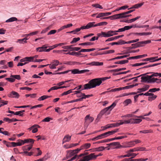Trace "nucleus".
I'll return each mask as SVG.
<instances>
[{
	"label": "nucleus",
	"instance_id": "obj_1",
	"mask_svg": "<svg viewBox=\"0 0 161 161\" xmlns=\"http://www.w3.org/2000/svg\"><path fill=\"white\" fill-rule=\"evenodd\" d=\"M102 83L100 79L99 78H95L91 80L88 83L85 84L84 85V88L81 90L84 89H90L99 86Z\"/></svg>",
	"mask_w": 161,
	"mask_h": 161
},
{
	"label": "nucleus",
	"instance_id": "obj_2",
	"mask_svg": "<svg viewBox=\"0 0 161 161\" xmlns=\"http://www.w3.org/2000/svg\"><path fill=\"white\" fill-rule=\"evenodd\" d=\"M147 56L145 54L142 55H137L135 56L129 57V55H125L123 56H118L109 59L108 60H113L115 59H124L123 60H129L136 59L142 58Z\"/></svg>",
	"mask_w": 161,
	"mask_h": 161
},
{
	"label": "nucleus",
	"instance_id": "obj_3",
	"mask_svg": "<svg viewBox=\"0 0 161 161\" xmlns=\"http://www.w3.org/2000/svg\"><path fill=\"white\" fill-rule=\"evenodd\" d=\"M116 105V103H113L110 106L102 110L100 114L98 115L97 117L100 118L101 116L104 114H106V115L109 114L111 111L114 108Z\"/></svg>",
	"mask_w": 161,
	"mask_h": 161
},
{
	"label": "nucleus",
	"instance_id": "obj_4",
	"mask_svg": "<svg viewBox=\"0 0 161 161\" xmlns=\"http://www.w3.org/2000/svg\"><path fill=\"white\" fill-rule=\"evenodd\" d=\"M101 155V154L95 155L94 153H91L89 155L83 157L82 159L80 161H89L93 159H96L98 156Z\"/></svg>",
	"mask_w": 161,
	"mask_h": 161
},
{
	"label": "nucleus",
	"instance_id": "obj_5",
	"mask_svg": "<svg viewBox=\"0 0 161 161\" xmlns=\"http://www.w3.org/2000/svg\"><path fill=\"white\" fill-rule=\"evenodd\" d=\"M151 42L150 40H148L145 41H142L138 42H137L133 44H131V46L133 47L134 48H136L137 47H142L143 44H147L150 43Z\"/></svg>",
	"mask_w": 161,
	"mask_h": 161
},
{
	"label": "nucleus",
	"instance_id": "obj_6",
	"mask_svg": "<svg viewBox=\"0 0 161 161\" xmlns=\"http://www.w3.org/2000/svg\"><path fill=\"white\" fill-rule=\"evenodd\" d=\"M94 119L93 117L90 116L89 115H87L86 116L85 118L84 125V127L85 130L87 129L90 123L93 121Z\"/></svg>",
	"mask_w": 161,
	"mask_h": 161
},
{
	"label": "nucleus",
	"instance_id": "obj_7",
	"mask_svg": "<svg viewBox=\"0 0 161 161\" xmlns=\"http://www.w3.org/2000/svg\"><path fill=\"white\" fill-rule=\"evenodd\" d=\"M38 55H35L33 56L26 57L21 59L20 60H45V59H37Z\"/></svg>",
	"mask_w": 161,
	"mask_h": 161
},
{
	"label": "nucleus",
	"instance_id": "obj_8",
	"mask_svg": "<svg viewBox=\"0 0 161 161\" xmlns=\"http://www.w3.org/2000/svg\"><path fill=\"white\" fill-rule=\"evenodd\" d=\"M59 64L58 61H56L53 63L52 64H47L46 65H40L38 68H42L48 65H49L50 68L51 69H54L56 68V66L58 65Z\"/></svg>",
	"mask_w": 161,
	"mask_h": 161
},
{
	"label": "nucleus",
	"instance_id": "obj_9",
	"mask_svg": "<svg viewBox=\"0 0 161 161\" xmlns=\"http://www.w3.org/2000/svg\"><path fill=\"white\" fill-rule=\"evenodd\" d=\"M70 71H71L72 74H83L84 73L87 72L89 71V70L88 69H84L81 70H79L78 69H75L73 70H71Z\"/></svg>",
	"mask_w": 161,
	"mask_h": 161
},
{
	"label": "nucleus",
	"instance_id": "obj_10",
	"mask_svg": "<svg viewBox=\"0 0 161 161\" xmlns=\"http://www.w3.org/2000/svg\"><path fill=\"white\" fill-rule=\"evenodd\" d=\"M9 97L18 98L19 96L18 93L15 91H13L8 95Z\"/></svg>",
	"mask_w": 161,
	"mask_h": 161
},
{
	"label": "nucleus",
	"instance_id": "obj_11",
	"mask_svg": "<svg viewBox=\"0 0 161 161\" xmlns=\"http://www.w3.org/2000/svg\"><path fill=\"white\" fill-rule=\"evenodd\" d=\"M111 14V12L100 13L98 14V15L96 16V18H99L103 16H108Z\"/></svg>",
	"mask_w": 161,
	"mask_h": 161
},
{
	"label": "nucleus",
	"instance_id": "obj_12",
	"mask_svg": "<svg viewBox=\"0 0 161 161\" xmlns=\"http://www.w3.org/2000/svg\"><path fill=\"white\" fill-rule=\"evenodd\" d=\"M92 23L93 25L92 27L106 25L108 24V23L105 21L100 22L96 24H94L95 23V22H92Z\"/></svg>",
	"mask_w": 161,
	"mask_h": 161
},
{
	"label": "nucleus",
	"instance_id": "obj_13",
	"mask_svg": "<svg viewBox=\"0 0 161 161\" xmlns=\"http://www.w3.org/2000/svg\"><path fill=\"white\" fill-rule=\"evenodd\" d=\"M91 144L90 143H86L82 145L80 147V151L82 149H87L90 148L91 147Z\"/></svg>",
	"mask_w": 161,
	"mask_h": 161
},
{
	"label": "nucleus",
	"instance_id": "obj_14",
	"mask_svg": "<svg viewBox=\"0 0 161 161\" xmlns=\"http://www.w3.org/2000/svg\"><path fill=\"white\" fill-rule=\"evenodd\" d=\"M33 146V144L27 145L22 147V149L23 151H30L31 149Z\"/></svg>",
	"mask_w": 161,
	"mask_h": 161
},
{
	"label": "nucleus",
	"instance_id": "obj_15",
	"mask_svg": "<svg viewBox=\"0 0 161 161\" xmlns=\"http://www.w3.org/2000/svg\"><path fill=\"white\" fill-rule=\"evenodd\" d=\"M149 87V86L148 85H146L143 87L141 88H138V90L139 91L137 92V93H140L142 92H143L147 90Z\"/></svg>",
	"mask_w": 161,
	"mask_h": 161
},
{
	"label": "nucleus",
	"instance_id": "obj_16",
	"mask_svg": "<svg viewBox=\"0 0 161 161\" xmlns=\"http://www.w3.org/2000/svg\"><path fill=\"white\" fill-rule=\"evenodd\" d=\"M161 60V57L158 58V56L152 57L149 58H146L143 59L142 60Z\"/></svg>",
	"mask_w": 161,
	"mask_h": 161
},
{
	"label": "nucleus",
	"instance_id": "obj_17",
	"mask_svg": "<svg viewBox=\"0 0 161 161\" xmlns=\"http://www.w3.org/2000/svg\"><path fill=\"white\" fill-rule=\"evenodd\" d=\"M71 136H70L69 135L65 136L62 141V144L69 142L71 139Z\"/></svg>",
	"mask_w": 161,
	"mask_h": 161
},
{
	"label": "nucleus",
	"instance_id": "obj_18",
	"mask_svg": "<svg viewBox=\"0 0 161 161\" xmlns=\"http://www.w3.org/2000/svg\"><path fill=\"white\" fill-rule=\"evenodd\" d=\"M119 122H117L115 123H113L109 124L111 128L112 127H118L120 125L124 124V122L122 121L119 120Z\"/></svg>",
	"mask_w": 161,
	"mask_h": 161
},
{
	"label": "nucleus",
	"instance_id": "obj_19",
	"mask_svg": "<svg viewBox=\"0 0 161 161\" xmlns=\"http://www.w3.org/2000/svg\"><path fill=\"white\" fill-rule=\"evenodd\" d=\"M80 151V149H79V148H77L76 149L74 150H70V153H69V156H72L75 154L78 153Z\"/></svg>",
	"mask_w": 161,
	"mask_h": 161
},
{
	"label": "nucleus",
	"instance_id": "obj_20",
	"mask_svg": "<svg viewBox=\"0 0 161 161\" xmlns=\"http://www.w3.org/2000/svg\"><path fill=\"white\" fill-rule=\"evenodd\" d=\"M92 22H90L88 23L86 26H82L80 27V30L84 29H88L92 27Z\"/></svg>",
	"mask_w": 161,
	"mask_h": 161
},
{
	"label": "nucleus",
	"instance_id": "obj_21",
	"mask_svg": "<svg viewBox=\"0 0 161 161\" xmlns=\"http://www.w3.org/2000/svg\"><path fill=\"white\" fill-rule=\"evenodd\" d=\"M3 120L6 122H8L9 123L12 122L14 121H19V120L13 118L12 119H10L8 118H5L3 119Z\"/></svg>",
	"mask_w": 161,
	"mask_h": 161
},
{
	"label": "nucleus",
	"instance_id": "obj_22",
	"mask_svg": "<svg viewBox=\"0 0 161 161\" xmlns=\"http://www.w3.org/2000/svg\"><path fill=\"white\" fill-rule=\"evenodd\" d=\"M151 78V77L149 75H147L146 76L142 77L141 79H142L141 82H146L149 80Z\"/></svg>",
	"mask_w": 161,
	"mask_h": 161
},
{
	"label": "nucleus",
	"instance_id": "obj_23",
	"mask_svg": "<svg viewBox=\"0 0 161 161\" xmlns=\"http://www.w3.org/2000/svg\"><path fill=\"white\" fill-rule=\"evenodd\" d=\"M47 47L45 45H43L42 47H38L36 48V50L39 52L43 51H45V49Z\"/></svg>",
	"mask_w": 161,
	"mask_h": 161
},
{
	"label": "nucleus",
	"instance_id": "obj_24",
	"mask_svg": "<svg viewBox=\"0 0 161 161\" xmlns=\"http://www.w3.org/2000/svg\"><path fill=\"white\" fill-rule=\"evenodd\" d=\"M115 31H109L107 32L108 35V37L114 35H116L117 34V33H116Z\"/></svg>",
	"mask_w": 161,
	"mask_h": 161
},
{
	"label": "nucleus",
	"instance_id": "obj_25",
	"mask_svg": "<svg viewBox=\"0 0 161 161\" xmlns=\"http://www.w3.org/2000/svg\"><path fill=\"white\" fill-rule=\"evenodd\" d=\"M122 41H123V40H120L118 42H113L112 43H109L108 44L111 45H121L123 44V42Z\"/></svg>",
	"mask_w": 161,
	"mask_h": 161
},
{
	"label": "nucleus",
	"instance_id": "obj_26",
	"mask_svg": "<svg viewBox=\"0 0 161 161\" xmlns=\"http://www.w3.org/2000/svg\"><path fill=\"white\" fill-rule=\"evenodd\" d=\"M109 147L119 146L120 145V143L119 142H114L107 144Z\"/></svg>",
	"mask_w": 161,
	"mask_h": 161
},
{
	"label": "nucleus",
	"instance_id": "obj_27",
	"mask_svg": "<svg viewBox=\"0 0 161 161\" xmlns=\"http://www.w3.org/2000/svg\"><path fill=\"white\" fill-rule=\"evenodd\" d=\"M52 97V96H48L47 95H44L40 97L38 99V101H41L45 99Z\"/></svg>",
	"mask_w": 161,
	"mask_h": 161
},
{
	"label": "nucleus",
	"instance_id": "obj_28",
	"mask_svg": "<svg viewBox=\"0 0 161 161\" xmlns=\"http://www.w3.org/2000/svg\"><path fill=\"white\" fill-rule=\"evenodd\" d=\"M161 63H154V64H149V65L145 66H144L143 68H147L150 67H153V66L158 65H161Z\"/></svg>",
	"mask_w": 161,
	"mask_h": 161
},
{
	"label": "nucleus",
	"instance_id": "obj_29",
	"mask_svg": "<svg viewBox=\"0 0 161 161\" xmlns=\"http://www.w3.org/2000/svg\"><path fill=\"white\" fill-rule=\"evenodd\" d=\"M25 143H31L32 144L35 141V140L33 139L29 138L24 140Z\"/></svg>",
	"mask_w": 161,
	"mask_h": 161
},
{
	"label": "nucleus",
	"instance_id": "obj_30",
	"mask_svg": "<svg viewBox=\"0 0 161 161\" xmlns=\"http://www.w3.org/2000/svg\"><path fill=\"white\" fill-rule=\"evenodd\" d=\"M95 50H96V49L95 48H92L87 49H81L80 50V52H91V51Z\"/></svg>",
	"mask_w": 161,
	"mask_h": 161
},
{
	"label": "nucleus",
	"instance_id": "obj_31",
	"mask_svg": "<svg viewBox=\"0 0 161 161\" xmlns=\"http://www.w3.org/2000/svg\"><path fill=\"white\" fill-rule=\"evenodd\" d=\"M147 64V62H145L139 63H136L135 64H131V65L133 67L137 66H139L142 65Z\"/></svg>",
	"mask_w": 161,
	"mask_h": 161
},
{
	"label": "nucleus",
	"instance_id": "obj_32",
	"mask_svg": "<svg viewBox=\"0 0 161 161\" xmlns=\"http://www.w3.org/2000/svg\"><path fill=\"white\" fill-rule=\"evenodd\" d=\"M128 6L125 5V6L121 7L119 8L116 9L114 11H113L112 12H116V11H119V10H121V9H125L128 8Z\"/></svg>",
	"mask_w": 161,
	"mask_h": 161
},
{
	"label": "nucleus",
	"instance_id": "obj_33",
	"mask_svg": "<svg viewBox=\"0 0 161 161\" xmlns=\"http://www.w3.org/2000/svg\"><path fill=\"white\" fill-rule=\"evenodd\" d=\"M65 64H69V65H75V64H80V63L78 62L72 61H69V62H67V63H65Z\"/></svg>",
	"mask_w": 161,
	"mask_h": 161
},
{
	"label": "nucleus",
	"instance_id": "obj_34",
	"mask_svg": "<svg viewBox=\"0 0 161 161\" xmlns=\"http://www.w3.org/2000/svg\"><path fill=\"white\" fill-rule=\"evenodd\" d=\"M126 14L125 12L118 14L119 19L127 18V16H126Z\"/></svg>",
	"mask_w": 161,
	"mask_h": 161
},
{
	"label": "nucleus",
	"instance_id": "obj_35",
	"mask_svg": "<svg viewBox=\"0 0 161 161\" xmlns=\"http://www.w3.org/2000/svg\"><path fill=\"white\" fill-rule=\"evenodd\" d=\"M133 119V120L132 121L133 124H139L142 121V119Z\"/></svg>",
	"mask_w": 161,
	"mask_h": 161
},
{
	"label": "nucleus",
	"instance_id": "obj_36",
	"mask_svg": "<svg viewBox=\"0 0 161 161\" xmlns=\"http://www.w3.org/2000/svg\"><path fill=\"white\" fill-rule=\"evenodd\" d=\"M17 20V18L15 17H11L6 21V22H9L16 21Z\"/></svg>",
	"mask_w": 161,
	"mask_h": 161
},
{
	"label": "nucleus",
	"instance_id": "obj_37",
	"mask_svg": "<svg viewBox=\"0 0 161 161\" xmlns=\"http://www.w3.org/2000/svg\"><path fill=\"white\" fill-rule=\"evenodd\" d=\"M111 16V20L117 19H119V17L118 15V14H114V15L110 16Z\"/></svg>",
	"mask_w": 161,
	"mask_h": 161
},
{
	"label": "nucleus",
	"instance_id": "obj_38",
	"mask_svg": "<svg viewBox=\"0 0 161 161\" xmlns=\"http://www.w3.org/2000/svg\"><path fill=\"white\" fill-rule=\"evenodd\" d=\"M135 142H134V141H131L128 142V145L127 146H126L125 147H130L135 146Z\"/></svg>",
	"mask_w": 161,
	"mask_h": 161
},
{
	"label": "nucleus",
	"instance_id": "obj_39",
	"mask_svg": "<svg viewBox=\"0 0 161 161\" xmlns=\"http://www.w3.org/2000/svg\"><path fill=\"white\" fill-rule=\"evenodd\" d=\"M80 38L79 37H75L73 38V40L70 42L71 44H73L76 42L80 40Z\"/></svg>",
	"mask_w": 161,
	"mask_h": 161
},
{
	"label": "nucleus",
	"instance_id": "obj_40",
	"mask_svg": "<svg viewBox=\"0 0 161 161\" xmlns=\"http://www.w3.org/2000/svg\"><path fill=\"white\" fill-rule=\"evenodd\" d=\"M28 39L27 38L25 37L22 39H18L17 42H20V43H24L27 42L26 40Z\"/></svg>",
	"mask_w": 161,
	"mask_h": 161
},
{
	"label": "nucleus",
	"instance_id": "obj_41",
	"mask_svg": "<svg viewBox=\"0 0 161 161\" xmlns=\"http://www.w3.org/2000/svg\"><path fill=\"white\" fill-rule=\"evenodd\" d=\"M93 44V43L91 42H86L84 43H80L79 45H81V46H85V45H91Z\"/></svg>",
	"mask_w": 161,
	"mask_h": 161
},
{
	"label": "nucleus",
	"instance_id": "obj_42",
	"mask_svg": "<svg viewBox=\"0 0 161 161\" xmlns=\"http://www.w3.org/2000/svg\"><path fill=\"white\" fill-rule=\"evenodd\" d=\"M157 97L156 95L153 94V95L149 96L148 97V100L150 101H152L154 100Z\"/></svg>",
	"mask_w": 161,
	"mask_h": 161
},
{
	"label": "nucleus",
	"instance_id": "obj_43",
	"mask_svg": "<svg viewBox=\"0 0 161 161\" xmlns=\"http://www.w3.org/2000/svg\"><path fill=\"white\" fill-rule=\"evenodd\" d=\"M8 102V101H4L3 100H0V103H1L0 105V107L4 106V105L7 104Z\"/></svg>",
	"mask_w": 161,
	"mask_h": 161
},
{
	"label": "nucleus",
	"instance_id": "obj_44",
	"mask_svg": "<svg viewBox=\"0 0 161 161\" xmlns=\"http://www.w3.org/2000/svg\"><path fill=\"white\" fill-rule=\"evenodd\" d=\"M107 147H103L102 146V147H99L98 148H95V151H102L104 150L105 149V148H107Z\"/></svg>",
	"mask_w": 161,
	"mask_h": 161
},
{
	"label": "nucleus",
	"instance_id": "obj_45",
	"mask_svg": "<svg viewBox=\"0 0 161 161\" xmlns=\"http://www.w3.org/2000/svg\"><path fill=\"white\" fill-rule=\"evenodd\" d=\"M10 77L14 78L15 80V79L19 80L20 79V76L19 75H11Z\"/></svg>",
	"mask_w": 161,
	"mask_h": 161
},
{
	"label": "nucleus",
	"instance_id": "obj_46",
	"mask_svg": "<svg viewBox=\"0 0 161 161\" xmlns=\"http://www.w3.org/2000/svg\"><path fill=\"white\" fill-rule=\"evenodd\" d=\"M72 90H73V89L69 90L65 92H64L63 93L61 94V95L62 96H63L64 95H66L68 94H69L70 93L72 92Z\"/></svg>",
	"mask_w": 161,
	"mask_h": 161
},
{
	"label": "nucleus",
	"instance_id": "obj_47",
	"mask_svg": "<svg viewBox=\"0 0 161 161\" xmlns=\"http://www.w3.org/2000/svg\"><path fill=\"white\" fill-rule=\"evenodd\" d=\"M128 61H117L114 63L115 64H123L127 63Z\"/></svg>",
	"mask_w": 161,
	"mask_h": 161
},
{
	"label": "nucleus",
	"instance_id": "obj_48",
	"mask_svg": "<svg viewBox=\"0 0 161 161\" xmlns=\"http://www.w3.org/2000/svg\"><path fill=\"white\" fill-rule=\"evenodd\" d=\"M93 65H95L97 66L103 65V62H94L92 63Z\"/></svg>",
	"mask_w": 161,
	"mask_h": 161
},
{
	"label": "nucleus",
	"instance_id": "obj_49",
	"mask_svg": "<svg viewBox=\"0 0 161 161\" xmlns=\"http://www.w3.org/2000/svg\"><path fill=\"white\" fill-rule=\"evenodd\" d=\"M160 90V89L159 88H153L152 89H151L149 90L148 92H154L156 91H158Z\"/></svg>",
	"mask_w": 161,
	"mask_h": 161
},
{
	"label": "nucleus",
	"instance_id": "obj_50",
	"mask_svg": "<svg viewBox=\"0 0 161 161\" xmlns=\"http://www.w3.org/2000/svg\"><path fill=\"white\" fill-rule=\"evenodd\" d=\"M140 133H142L144 134L151 133L152 131L151 130H141L139 131Z\"/></svg>",
	"mask_w": 161,
	"mask_h": 161
},
{
	"label": "nucleus",
	"instance_id": "obj_51",
	"mask_svg": "<svg viewBox=\"0 0 161 161\" xmlns=\"http://www.w3.org/2000/svg\"><path fill=\"white\" fill-rule=\"evenodd\" d=\"M126 69L125 68H121L117 69H113L111 70V72H118L121 70H125Z\"/></svg>",
	"mask_w": 161,
	"mask_h": 161
},
{
	"label": "nucleus",
	"instance_id": "obj_52",
	"mask_svg": "<svg viewBox=\"0 0 161 161\" xmlns=\"http://www.w3.org/2000/svg\"><path fill=\"white\" fill-rule=\"evenodd\" d=\"M133 120V119H130L128 120H124V124H133V122L132 121Z\"/></svg>",
	"mask_w": 161,
	"mask_h": 161
},
{
	"label": "nucleus",
	"instance_id": "obj_53",
	"mask_svg": "<svg viewBox=\"0 0 161 161\" xmlns=\"http://www.w3.org/2000/svg\"><path fill=\"white\" fill-rule=\"evenodd\" d=\"M5 79L11 82H14L15 81L14 78L12 77L7 78H5Z\"/></svg>",
	"mask_w": 161,
	"mask_h": 161
},
{
	"label": "nucleus",
	"instance_id": "obj_54",
	"mask_svg": "<svg viewBox=\"0 0 161 161\" xmlns=\"http://www.w3.org/2000/svg\"><path fill=\"white\" fill-rule=\"evenodd\" d=\"M36 95V94L35 93L32 94H26L25 95V96L27 97H30L31 98H34L35 97Z\"/></svg>",
	"mask_w": 161,
	"mask_h": 161
},
{
	"label": "nucleus",
	"instance_id": "obj_55",
	"mask_svg": "<svg viewBox=\"0 0 161 161\" xmlns=\"http://www.w3.org/2000/svg\"><path fill=\"white\" fill-rule=\"evenodd\" d=\"M17 143H18V146H20L25 143L24 140H19V142Z\"/></svg>",
	"mask_w": 161,
	"mask_h": 161
},
{
	"label": "nucleus",
	"instance_id": "obj_56",
	"mask_svg": "<svg viewBox=\"0 0 161 161\" xmlns=\"http://www.w3.org/2000/svg\"><path fill=\"white\" fill-rule=\"evenodd\" d=\"M72 46H71L70 51H78L80 49V48L79 47H72Z\"/></svg>",
	"mask_w": 161,
	"mask_h": 161
},
{
	"label": "nucleus",
	"instance_id": "obj_57",
	"mask_svg": "<svg viewBox=\"0 0 161 161\" xmlns=\"http://www.w3.org/2000/svg\"><path fill=\"white\" fill-rule=\"evenodd\" d=\"M131 99H127L125 100L124 102V103L126 105H128L129 103H131Z\"/></svg>",
	"mask_w": 161,
	"mask_h": 161
},
{
	"label": "nucleus",
	"instance_id": "obj_58",
	"mask_svg": "<svg viewBox=\"0 0 161 161\" xmlns=\"http://www.w3.org/2000/svg\"><path fill=\"white\" fill-rule=\"evenodd\" d=\"M114 52V50H110L108 51H105L103 53L104 54H107L111 53H113Z\"/></svg>",
	"mask_w": 161,
	"mask_h": 161
},
{
	"label": "nucleus",
	"instance_id": "obj_59",
	"mask_svg": "<svg viewBox=\"0 0 161 161\" xmlns=\"http://www.w3.org/2000/svg\"><path fill=\"white\" fill-rule=\"evenodd\" d=\"M156 80H158V79L157 78H152L149 80L148 81V82L150 83L152 82H156Z\"/></svg>",
	"mask_w": 161,
	"mask_h": 161
},
{
	"label": "nucleus",
	"instance_id": "obj_60",
	"mask_svg": "<svg viewBox=\"0 0 161 161\" xmlns=\"http://www.w3.org/2000/svg\"><path fill=\"white\" fill-rule=\"evenodd\" d=\"M144 4V3H138L135 5V8H137L141 7Z\"/></svg>",
	"mask_w": 161,
	"mask_h": 161
},
{
	"label": "nucleus",
	"instance_id": "obj_61",
	"mask_svg": "<svg viewBox=\"0 0 161 161\" xmlns=\"http://www.w3.org/2000/svg\"><path fill=\"white\" fill-rule=\"evenodd\" d=\"M92 6L93 7H96V8H99L100 9H102V7L98 4H93Z\"/></svg>",
	"mask_w": 161,
	"mask_h": 161
},
{
	"label": "nucleus",
	"instance_id": "obj_62",
	"mask_svg": "<svg viewBox=\"0 0 161 161\" xmlns=\"http://www.w3.org/2000/svg\"><path fill=\"white\" fill-rule=\"evenodd\" d=\"M101 34H102V37H108V35L107 32V33H106L105 32L102 31L101 32Z\"/></svg>",
	"mask_w": 161,
	"mask_h": 161
},
{
	"label": "nucleus",
	"instance_id": "obj_63",
	"mask_svg": "<svg viewBox=\"0 0 161 161\" xmlns=\"http://www.w3.org/2000/svg\"><path fill=\"white\" fill-rule=\"evenodd\" d=\"M140 17H141L140 16H138L135 18L130 19V23H131L132 22H133L136 21V20L140 18Z\"/></svg>",
	"mask_w": 161,
	"mask_h": 161
},
{
	"label": "nucleus",
	"instance_id": "obj_64",
	"mask_svg": "<svg viewBox=\"0 0 161 161\" xmlns=\"http://www.w3.org/2000/svg\"><path fill=\"white\" fill-rule=\"evenodd\" d=\"M57 32V31L56 30H53L50 31L48 33L47 35H50L51 34H55L56 32Z\"/></svg>",
	"mask_w": 161,
	"mask_h": 161
}]
</instances>
